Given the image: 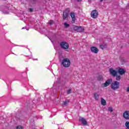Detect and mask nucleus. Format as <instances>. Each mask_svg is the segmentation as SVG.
<instances>
[{"label": "nucleus", "mask_w": 129, "mask_h": 129, "mask_svg": "<svg viewBox=\"0 0 129 129\" xmlns=\"http://www.w3.org/2000/svg\"><path fill=\"white\" fill-rule=\"evenodd\" d=\"M69 13H70V9H69V8L66 9L63 12V14H62V20H63V21L68 20V17H69Z\"/></svg>", "instance_id": "nucleus-1"}, {"label": "nucleus", "mask_w": 129, "mask_h": 129, "mask_svg": "<svg viewBox=\"0 0 129 129\" xmlns=\"http://www.w3.org/2000/svg\"><path fill=\"white\" fill-rule=\"evenodd\" d=\"M61 64L63 65V67L67 68L70 66L71 62L70 61V59L69 58H64L62 60Z\"/></svg>", "instance_id": "nucleus-2"}, {"label": "nucleus", "mask_w": 129, "mask_h": 129, "mask_svg": "<svg viewBox=\"0 0 129 129\" xmlns=\"http://www.w3.org/2000/svg\"><path fill=\"white\" fill-rule=\"evenodd\" d=\"M110 87L113 90H116L119 88V82L114 81L111 84Z\"/></svg>", "instance_id": "nucleus-3"}, {"label": "nucleus", "mask_w": 129, "mask_h": 129, "mask_svg": "<svg viewBox=\"0 0 129 129\" xmlns=\"http://www.w3.org/2000/svg\"><path fill=\"white\" fill-rule=\"evenodd\" d=\"M60 46L63 50H67L69 48V44L66 41H62L60 43Z\"/></svg>", "instance_id": "nucleus-4"}, {"label": "nucleus", "mask_w": 129, "mask_h": 129, "mask_svg": "<svg viewBox=\"0 0 129 129\" xmlns=\"http://www.w3.org/2000/svg\"><path fill=\"white\" fill-rule=\"evenodd\" d=\"M111 82H112V79H108L107 81H106L105 83L102 84V87L103 88H104V87H107V86H108L110 83H111Z\"/></svg>", "instance_id": "nucleus-5"}, {"label": "nucleus", "mask_w": 129, "mask_h": 129, "mask_svg": "<svg viewBox=\"0 0 129 129\" xmlns=\"http://www.w3.org/2000/svg\"><path fill=\"white\" fill-rule=\"evenodd\" d=\"M98 16V12H97V11L96 10H93L91 13V17H92L93 19H96Z\"/></svg>", "instance_id": "nucleus-6"}, {"label": "nucleus", "mask_w": 129, "mask_h": 129, "mask_svg": "<svg viewBox=\"0 0 129 129\" xmlns=\"http://www.w3.org/2000/svg\"><path fill=\"white\" fill-rule=\"evenodd\" d=\"M109 72L110 74H111V75H112L114 77H115V76L117 75V72L113 70V69L112 68L109 69Z\"/></svg>", "instance_id": "nucleus-7"}, {"label": "nucleus", "mask_w": 129, "mask_h": 129, "mask_svg": "<svg viewBox=\"0 0 129 129\" xmlns=\"http://www.w3.org/2000/svg\"><path fill=\"white\" fill-rule=\"evenodd\" d=\"M91 51L92 52V53H94L95 54H97L98 53V49L96 48L95 46H92L91 47Z\"/></svg>", "instance_id": "nucleus-8"}, {"label": "nucleus", "mask_w": 129, "mask_h": 129, "mask_svg": "<svg viewBox=\"0 0 129 129\" xmlns=\"http://www.w3.org/2000/svg\"><path fill=\"white\" fill-rule=\"evenodd\" d=\"M80 121L82 122L83 125H87V121H86V119L83 117H80Z\"/></svg>", "instance_id": "nucleus-9"}, {"label": "nucleus", "mask_w": 129, "mask_h": 129, "mask_svg": "<svg viewBox=\"0 0 129 129\" xmlns=\"http://www.w3.org/2000/svg\"><path fill=\"white\" fill-rule=\"evenodd\" d=\"M123 117L125 119H129V111H125L123 113Z\"/></svg>", "instance_id": "nucleus-10"}, {"label": "nucleus", "mask_w": 129, "mask_h": 129, "mask_svg": "<svg viewBox=\"0 0 129 129\" xmlns=\"http://www.w3.org/2000/svg\"><path fill=\"white\" fill-rule=\"evenodd\" d=\"M125 72H126V71L124 70L122 68H119L118 70V73H119L120 75H123V74H124Z\"/></svg>", "instance_id": "nucleus-11"}, {"label": "nucleus", "mask_w": 129, "mask_h": 129, "mask_svg": "<svg viewBox=\"0 0 129 129\" xmlns=\"http://www.w3.org/2000/svg\"><path fill=\"white\" fill-rule=\"evenodd\" d=\"M70 15L72 20V23L74 24L75 23V21L76 20V18L75 17V13H71Z\"/></svg>", "instance_id": "nucleus-12"}, {"label": "nucleus", "mask_w": 129, "mask_h": 129, "mask_svg": "<svg viewBox=\"0 0 129 129\" xmlns=\"http://www.w3.org/2000/svg\"><path fill=\"white\" fill-rule=\"evenodd\" d=\"M77 32H79L80 33H83L84 32V28H83L82 27L80 26L78 28Z\"/></svg>", "instance_id": "nucleus-13"}, {"label": "nucleus", "mask_w": 129, "mask_h": 129, "mask_svg": "<svg viewBox=\"0 0 129 129\" xmlns=\"http://www.w3.org/2000/svg\"><path fill=\"white\" fill-rule=\"evenodd\" d=\"M101 103L102 105H106V101H105L103 98H101Z\"/></svg>", "instance_id": "nucleus-14"}, {"label": "nucleus", "mask_w": 129, "mask_h": 129, "mask_svg": "<svg viewBox=\"0 0 129 129\" xmlns=\"http://www.w3.org/2000/svg\"><path fill=\"white\" fill-rule=\"evenodd\" d=\"M97 80L98 81H102V80H103V77H102V76H99L97 77Z\"/></svg>", "instance_id": "nucleus-15"}, {"label": "nucleus", "mask_w": 129, "mask_h": 129, "mask_svg": "<svg viewBox=\"0 0 129 129\" xmlns=\"http://www.w3.org/2000/svg\"><path fill=\"white\" fill-rule=\"evenodd\" d=\"M94 97L95 99H96V100H98V97H99V96H98L97 93H95L94 94Z\"/></svg>", "instance_id": "nucleus-16"}, {"label": "nucleus", "mask_w": 129, "mask_h": 129, "mask_svg": "<svg viewBox=\"0 0 129 129\" xmlns=\"http://www.w3.org/2000/svg\"><path fill=\"white\" fill-rule=\"evenodd\" d=\"M115 77H116V80H117V81H119V80H120V78H121L120 76H118L117 74V75L115 76Z\"/></svg>", "instance_id": "nucleus-17"}, {"label": "nucleus", "mask_w": 129, "mask_h": 129, "mask_svg": "<svg viewBox=\"0 0 129 129\" xmlns=\"http://www.w3.org/2000/svg\"><path fill=\"white\" fill-rule=\"evenodd\" d=\"M79 27L77 26H76V25H74L73 26V29L74 30V31H76L77 32V31H78V28Z\"/></svg>", "instance_id": "nucleus-18"}, {"label": "nucleus", "mask_w": 129, "mask_h": 129, "mask_svg": "<svg viewBox=\"0 0 129 129\" xmlns=\"http://www.w3.org/2000/svg\"><path fill=\"white\" fill-rule=\"evenodd\" d=\"M64 28H67L68 27L70 26V25L67 24V23H64Z\"/></svg>", "instance_id": "nucleus-19"}, {"label": "nucleus", "mask_w": 129, "mask_h": 129, "mask_svg": "<svg viewBox=\"0 0 129 129\" xmlns=\"http://www.w3.org/2000/svg\"><path fill=\"white\" fill-rule=\"evenodd\" d=\"M125 126H126V127H129V122L128 121L125 122Z\"/></svg>", "instance_id": "nucleus-20"}, {"label": "nucleus", "mask_w": 129, "mask_h": 129, "mask_svg": "<svg viewBox=\"0 0 129 129\" xmlns=\"http://www.w3.org/2000/svg\"><path fill=\"white\" fill-rule=\"evenodd\" d=\"M16 129H24V127L21 125L17 126Z\"/></svg>", "instance_id": "nucleus-21"}, {"label": "nucleus", "mask_w": 129, "mask_h": 129, "mask_svg": "<svg viewBox=\"0 0 129 129\" xmlns=\"http://www.w3.org/2000/svg\"><path fill=\"white\" fill-rule=\"evenodd\" d=\"M72 92V90H71V89H69L67 91V94H70V93H71Z\"/></svg>", "instance_id": "nucleus-22"}, {"label": "nucleus", "mask_w": 129, "mask_h": 129, "mask_svg": "<svg viewBox=\"0 0 129 129\" xmlns=\"http://www.w3.org/2000/svg\"><path fill=\"white\" fill-rule=\"evenodd\" d=\"M100 48L103 50V49H104V48H105V46H104V45H103L102 44H100Z\"/></svg>", "instance_id": "nucleus-23"}, {"label": "nucleus", "mask_w": 129, "mask_h": 129, "mask_svg": "<svg viewBox=\"0 0 129 129\" xmlns=\"http://www.w3.org/2000/svg\"><path fill=\"white\" fill-rule=\"evenodd\" d=\"M108 110L109 111H110V112H112V111H113V110L112 109V107H109Z\"/></svg>", "instance_id": "nucleus-24"}, {"label": "nucleus", "mask_w": 129, "mask_h": 129, "mask_svg": "<svg viewBox=\"0 0 129 129\" xmlns=\"http://www.w3.org/2000/svg\"><path fill=\"white\" fill-rule=\"evenodd\" d=\"M29 10L30 13H33V12H34V9L33 8H29Z\"/></svg>", "instance_id": "nucleus-25"}, {"label": "nucleus", "mask_w": 129, "mask_h": 129, "mask_svg": "<svg viewBox=\"0 0 129 129\" xmlns=\"http://www.w3.org/2000/svg\"><path fill=\"white\" fill-rule=\"evenodd\" d=\"M68 102H69V101H64L63 103V105L66 106L67 104V103H68Z\"/></svg>", "instance_id": "nucleus-26"}, {"label": "nucleus", "mask_w": 129, "mask_h": 129, "mask_svg": "<svg viewBox=\"0 0 129 129\" xmlns=\"http://www.w3.org/2000/svg\"><path fill=\"white\" fill-rule=\"evenodd\" d=\"M49 23V25H50V26L52 25L53 24V21L50 20Z\"/></svg>", "instance_id": "nucleus-27"}, {"label": "nucleus", "mask_w": 129, "mask_h": 129, "mask_svg": "<svg viewBox=\"0 0 129 129\" xmlns=\"http://www.w3.org/2000/svg\"><path fill=\"white\" fill-rule=\"evenodd\" d=\"M25 105H26V107H28V106H30V104H28V103H26Z\"/></svg>", "instance_id": "nucleus-28"}, {"label": "nucleus", "mask_w": 129, "mask_h": 129, "mask_svg": "<svg viewBox=\"0 0 129 129\" xmlns=\"http://www.w3.org/2000/svg\"><path fill=\"white\" fill-rule=\"evenodd\" d=\"M4 14H9V12L8 11H4L3 12Z\"/></svg>", "instance_id": "nucleus-29"}, {"label": "nucleus", "mask_w": 129, "mask_h": 129, "mask_svg": "<svg viewBox=\"0 0 129 129\" xmlns=\"http://www.w3.org/2000/svg\"><path fill=\"white\" fill-rule=\"evenodd\" d=\"M127 92H129V87H127L126 89Z\"/></svg>", "instance_id": "nucleus-30"}, {"label": "nucleus", "mask_w": 129, "mask_h": 129, "mask_svg": "<svg viewBox=\"0 0 129 129\" xmlns=\"http://www.w3.org/2000/svg\"><path fill=\"white\" fill-rule=\"evenodd\" d=\"M122 62H124V63H126V61L124 59H122Z\"/></svg>", "instance_id": "nucleus-31"}, {"label": "nucleus", "mask_w": 129, "mask_h": 129, "mask_svg": "<svg viewBox=\"0 0 129 129\" xmlns=\"http://www.w3.org/2000/svg\"><path fill=\"white\" fill-rule=\"evenodd\" d=\"M88 3H91V0H88Z\"/></svg>", "instance_id": "nucleus-32"}, {"label": "nucleus", "mask_w": 129, "mask_h": 129, "mask_svg": "<svg viewBox=\"0 0 129 129\" xmlns=\"http://www.w3.org/2000/svg\"><path fill=\"white\" fill-rule=\"evenodd\" d=\"M126 8H128V9H129V4L127 5Z\"/></svg>", "instance_id": "nucleus-33"}, {"label": "nucleus", "mask_w": 129, "mask_h": 129, "mask_svg": "<svg viewBox=\"0 0 129 129\" xmlns=\"http://www.w3.org/2000/svg\"><path fill=\"white\" fill-rule=\"evenodd\" d=\"M100 2L102 3V2H103V0H100Z\"/></svg>", "instance_id": "nucleus-34"}, {"label": "nucleus", "mask_w": 129, "mask_h": 129, "mask_svg": "<svg viewBox=\"0 0 129 129\" xmlns=\"http://www.w3.org/2000/svg\"><path fill=\"white\" fill-rule=\"evenodd\" d=\"M33 2H36L37 0H32Z\"/></svg>", "instance_id": "nucleus-35"}, {"label": "nucleus", "mask_w": 129, "mask_h": 129, "mask_svg": "<svg viewBox=\"0 0 129 129\" xmlns=\"http://www.w3.org/2000/svg\"><path fill=\"white\" fill-rule=\"evenodd\" d=\"M78 2H81V0H77Z\"/></svg>", "instance_id": "nucleus-36"}, {"label": "nucleus", "mask_w": 129, "mask_h": 129, "mask_svg": "<svg viewBox=\"0 0 129 129\" xmlns=\"http://www.w3.org/2000/svg\"><path fill=\"white\" fill-rule=\"evenodd\" d=\"M50 40H51V41L52 42V43H53V41H52V40H51V39H50Z\"/></svg>", "instance_id": "nucleus-37"}, {"label": "nucleus", "mask_w": 129, "mask_h": 129, "mask_svg": "<svg viewBox=\"0 0 129 129\" xmlns=\"http://www.w3.org/2000/svg\"><path fill=\"white\" fill-rule=\"evenodd\" d=\"M3 1H6V0H3Z\"/></svg>", "instance_id": "nucleus-38"}, {"label": "nucleus", "mask_w": 129, "mask_h": 129, "mask_svg": "<svg viewBox=\"0 0 129 129\" xmlns=\"http://www.w3.org/2000/svg\"><path fill=\"white\" fill-rule=\"evenodd\" d=\"M22 29H24V28H23Z\"/></svg>", "instance_id": "nucleus-39"}, {"label": "nucleus", "mask_w": 129, "mask_h": 129, "mask_svg": "<svg viewBox=\"0 0 129 129\" xmlns=\"http://www.w3.org/2000/svg\"><path fill=\"white\" fill-rule=\"evenodd\" d=\"M22 29H24V28H23Z\"/></svg>", "instance_id": "nucleus-40"}, {"label": "nucleus", "mask_w": 129, "mask_h": 129, "mask_svg": "<svg viewBox=\"0 0 129 129\" xmlns=\"http://www.w3.org/2000/svg\"><path fill=\"white\" fill-rule=\"evenodd\" d=\"M48 1H50V0H48Z\"/></svg>", "instance_id": "nucleus-41"}]
</instances>
